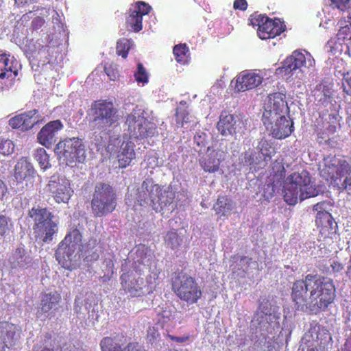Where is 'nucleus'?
I'll return each mask as SVG.
<instances>
[{
    "label": "nucleus",
    "instance_id": "bf43d9fd",
    "mask_svg": "<svg viewBox=\"0 0 351 351\" xmlns=\"http://www.w3.org/2000/svg\"><path fill=\"white\" fill-rule=\"evenodd\" d=\"M44 23L45 20L41 16H36L32 20L31 27L33 30H38L44 25Z\"/></svg>",
    "mask_w": 351,
    "mask_h": 351
},
{
    "label": "nucleus",
    "instance_id": "cd10ccee",
    "mask_svg": "<svg viewBox=\"0 0 351 351\" xmlns=\"http://www.w3.org/2000/svg\"><path fill=\"white\" fill-rule=\"evenodd\" d=\"M162 189L158 184H152L151 191L149 193V200L150 201V204H152L154 208L155 205L158 204L159 206H162V204L166 205L167 203L163 202L161 198L162 195ZM146 195L145 193L142 195L139 194L137 202L138 204L141 206H145L148 204V199L145 197Z\"/></svg>",
    "mask_w": 351,
    "mask_h": 351
},
{
    "label": "nucleus",
    "instance_id": "13d9d810",
    "mask_svg": "<svg viewBox=\"0 0 351 351\" xmlns=\"http://www.w3.org/2000/svg\"><path fill=\"white\" fill-rule=\"evenodd\" d=\"M252 258L247 257L245 256H243L240 258V266L241 267L239 269H242L245 273H246L249 269V267L252 263Z\"/></svg>",
    "mask_w": 351,
    "mask_h": 351
},
{
    "label": "nucleus",
    "instance_id": "72a5a7b5",
    "mask_svg": "<svg viewBox=\"0 0 351 351\" xmlns=\"http://www.w3.org/2000/svg\"><path fill=\"white\" fill-rule=\"evenodd\" d=\"M60 301L61 295L56 291L43 293L40 304L41 312L45 313L51 309H56Z\"/></svg>",
    "mask_w": 351,
    "mask_h": 351
},
{
    "label": "nucleus",
    "instance_id": "5fc2aeb1",
    "mask_svg": "<svg viewBox=\"0 0 351 351\" xmlns=\"http://www.w3.org/2000/svg\"><path fill=\"white\" fill-rule=\"evenodd\" d=\"M332 4L341 11L351 10V0H331Z\"/></svg>",
    "mask_w": 351,
    "mask_h": 351
},
{
    "label": "nucleus",
    "instance_id": "c9c22d12",
    "mask_svg": "<svg viewBox=\"0 0 351 351\" xmlns=\"http://www.w3.org/2000/svg\"><path fill=\"white\" fill-rule=\"evenodd\" d=\"M257 153L260 154L262 157V162L263 167L271 159L272 156L276 154L275 148L273 147L272 143L265 138H261L256 147Z\"/></svg>",
    "mask_w": 351,
    "mask_h": 351
},
{
    "label": "nucleus",
    "instance_id": "20e7f679",
    "mask_svg": "<svg viewBox=\"0 0 351 351\" xmlns=\"http://www.w3.org/2000/svg\"><path fill=\"white\" fill-rule=\"evenodd\" d=\"M171 289L180 300L189 304L197 303L202 296L201 287L195 278L182 270L173 274Z\"/></svg>",
    "mask_w": 351,
    "mask_h": 351
},
{
    "label": "nucleus",
    "instance_id": "f8f14e48",
    "mask_svg": "<svg viewBox=\"0 0 351 351\" xmlns=\"http://www.w3.org/2000/svg\"><path fill=\"white\" fill-rule=\"evenodd\" d=\"M46 189L58 204H67L74 193L71 181L64 176H51Z\"/></svg>",
    "mask_w": 351,
    "mask_h": 351
},
{
    "label": "nucleus",
    "instance_id": "6e6d98bb",
    "mask_svg": "<svg viewBox=\"0 0 351 351\" xmlns=\"http://www.w3.org/2000/svg\"><path fill=\"white\" fill-rule=\"evenodd\" d=\"M337 36L339 37V39H351V22L350 25L341 27L339 29L337 33Z\"/></svg>",
    "mask_w": 351,
    "mask_h": 351
},
{
    "label": "nucleus",
    "instance_id": "e433bc0d",
    "mask_svg": "<svg viewBox=\"0 0 351 351\" xmlns=\"http://www.w3.org/2000/svg\"><path fill=\"white\" fill-rule=\"evenodd\" d=\"M242 162L247 166L254 167H263L262 157L256 151L249 149L242 154Z\"/></svg>",
    "mask_w": 351,
    "mask_h": 351
},
{
    "label": "nucleus",
    "instance_id": "864d4df0",
    "mask_svg": "<svg viewBox=\"0 0 351 351\" xmlns=\"http://www.w3.org/2000/svg\"><path fill=\"white\" fill-rule=\"evenodd\" d=\"M207 142V136L204 132L197 133L194 136V143L200 148L199 152H201L202 148H206Z\"/></svg>",
    "mask_w": 351,
    "mask_h": 351
},
{
    "label": "nucleus",
    "instance_id": "7ed1b4c3",
    "mask_svg": "<svg viewBox=\"0 0 351 351\" xmlns=\"http://www.w3.org/2000/svg\"><path fill=\"white\" fill-rule=\"evenodd\" d=\"M28 216L34 222L32 229L36 239L51 242L58 231V223L53 220V214L47 207L37 206L29 210Z\"/></svg>",
    "mask_w": 351,
    "mask_h": 351
},
{
    "label": "nucleus",
    "instance_id": "6e6552de",
    "mask_svg": "<svg viewBox=\"0 0 351 351\" xmlns=\"http://www.w3.org/2000/svg\"><path fill=\"white\" fill-rule=\"evenodd\" d=\"M82 235L77 228L71 230L59 243L55 256L59 264L65 269H69L74 254L81 245Z\"/></svg>",
    "mask_w": 351,
    "mask_h": 351
},
{
    "label": "nucleus",
    "instance_id": "7c9ffc66",
    "mask_svg": "<svg viewBox=\"0 0 351 351\" xmlns=\"http://www.w3.org/2000/svg\"><path fill=\"white\" fill-rule=\"evenodd\" d=\"M269 110H267L263 116L264 125L275 117L283 115L284 110L288 108L286 101L282 98H280L278 101H269Z\"/></svg>",
    "mask_w": 351,
    "mask_h": 351
},
{
    "label": "nucleus",
    "instance_id": "a211bd4d",
    "mask_svg": "<svg viewBox=\"0 0 351 351\" xmlns=\"http://www.w3.org/2000/svg\"><path fill=\"white\" fill-rule=\"evenodd\" d=\"M18 332L19 329L14 324L8 322L0 323V351L15 346L20 337Z\"/></svg>",
    "mask_w": 351,
    "mask_h": 351
},
{
    "label": "nucleus",
    "instance_id": "0eeeda50",
    "mask_svg": "<svg viewBox=\"0 0 351 351\" xmlns=\"http://www.w3.org/2000/svg\"><path fill=\"white\" fill-rule=\"evenodd\" d=\"M249 23L257 26V34L262 40L274 38L286 29V25L279 18H269L265 14L254 12L249 17Z\"/></svg>",
    "mask_w": 351,
    "mask_h": 351
},
{
    "label": "nucleus",
    "instance_id": "79ce46f5",
    "mask_svg": "<svg viewBox=\"0 0 351 351\" xmlns=\"http://www.w3.org/2000/svg\"><path fill=\"white\" fill-rule=\"evenodd\" d=\"M34 157L38 162L40 167L43 170H46L51 167L49 156L44 148L37 149Z\"/></svg>",
    "mask_w": 351,
    "mask_h": 351
},
{
    "label": "nucleus",
    "instance_id": "473e14b6",
    "mask_svg": "<svg viewBox=\"0 0 351 351\" xmlns=\"http://www.w3.org/2000/svg\"><path fill=\"white\" fill-rule=\"evenodd\" d=\"M306 58L302 52L295 51L293 53L287 57L284 62V69L286 71L292 72L302 66H306Z\"/></svg>",
    "mask_w": 351,
    "mask_h": 351
},
{
    "label": "nucleus",
    "instance_id": "37998d69",
    "mask_svg": "<svg viewBox=\"0 0 351 351\" xmlns=\"http://www.w3.org/2000/svg\"><path fill=\"white\" fill-rule=\"evenodd\" d=\"M130 41L126 38H122L117 41L116 52L118 56L126 58L130 49Z\"/></svg>",
    "mask_w": 351,
    "mask_h": 351
},
{
    "label": "nucleus",
    "instance_id": "09e8293b",
    "mask_svg": "<svg viewBox=\"0 0 351 351\" xmlns=\"http://www.w3.org/2000/svg\"><path fill=\"white\" fill-rule=\"evenodd\" d=\"M338 189L340 192L346 191L348 195H351V177L346 176L343 182H338V184L332 185Z\"/></svg>",
    "mask_w": 351,
    "mask_h": 351
},
{
    "label": "nucleus",
    "instance_id": "de8ad7c7",
    "mask_svg": "<svg viewBox=\"0 0 351 351\" xmlns=\"http://www.w3.org/2000/svg\"><path fill=\"white\" fill-rule=\"evenodd\" d=\"M333 99L332 90L328 86H323L322 90V97L319 99L322 105L326 106L330 104Z\"/></svg>",
    "mask_w": 351,
    "mask_h": 351
},
{
    "label": "nucleus",
    "instance_id": "49530a36",
    "mask_svg": "<svg viewBox=\"0 0 351 351\" xmlns=\"http://www.w3.org/2000/svg\"><path fill=\"white\" fill-rule=\"evenodd\" d=\"M12 226L11 219L3 213H0V236H4Z\"/></svg>",
    "mask_w": 351,
    "mask_h": 351
},
{
    "label": "nucleus",
    "instance_id": "9b49d317",
    "mask_svg": "<svg viewBox=\"0 0 351 351\" xmlns=\"http://www.w3.org/2000/svg\"><path fill=\"white\" fill-rule=\"evenodd\" d=\"M141 276L136 274L132 267L120 276L122 289L131 297H140L152 291V287L148 285V281L145 282Z\"/></svg>",
    "mask_w": 351,
    "mask_h": 351
},
{
    "label": "nucleus",
    "instance_id": "a18cd8bd",
    "mask_svg": "<svg viewBox=\"0 0 351 351\" xmlns=\"http://www.w3.org/2000/svg\"><path fill=\"white\" fill-rule=\"evenodd\" d=\"M14 145L10 139H0V154L8 156L13 153Z\"/></svg>",
    "mask_w": 351,
    "mask_h": 351
},
{
    "label": "nucleus",
    "instance_id": "2f4dec72",
    "mask_svg": "<svg viewBox=\"0 0 351 351\" xmlns=\"http://www.w3.org/2000/svg\"><path fill=\"white\" fill-rule=\"evenodd\" d=\"M233 208V202L227 195H219L213 206V209L219 218L227 217Z\"/></svg>",
    "mask_w": 351,
    "mask_h": 351
},
{
    "label": "nucleus",
    "instance_id": "412c9836",
    "mask_svg": "<svg viewBox=\"0 0 351 351\" xmlns=\"http://www.w3.org/2000/svg\"><path fill=\"white\" fill-rule=\"evenodd\" d=\"M241 124L238 116L224 112L220 115L217 128L223 136L233 135L237 133Z\"/></svg>",
    "mask_w": 351,
    "mask_h": 351
},
{
    "label": "nucleus",
    "instance_id": "ea45409f",
    "mask_svg": "<svg viewBox=\"0 0 351 351\" xmlns=\"http://www.w3.org/2000/svg\"><path fill=\"white\" fill-rule=\"evenodd\" d=\"M175 116L176 126L178 128H184L185 124L191 122V117L189 115V112L186 108H177Z\"/></svg>",
    "mask_w": 351,
    "mask_h": 351
},
{
    "label": "nucleus",
    "instance_id": "6ab92c4d",
    "mask_svg": "<svg viewBox=\"0 0 351 351\" xmlns=\"http://www.w3.org/2000/svg\"><path fill=\"white\" fill-rule=\"evenodd\" d=\"M263 77L254 71H245L236 78L234 88L237 92L254 88L263 82Z\"/></svg>",
    "mask_w": 351,
    "mask_h": 351
},
{
    "label": "nucleus",
    "instance_id": "338daca9",
    "mask_svg": "<svg viewBox=\"0 0 351 351\" xmlns=\"http://www.w3.org/2000/svg\"><path fill=\"white\" fill-rule=\"evenodd\" d=\"M330 266L334 272H340L343 269V264L338 261H333Z\"/></svg>",
    "mask_w": 351,
    "mask_h": 351
},
{
    "label": "nucleus",
    "instance_id": "f257e3e1",
    "mask_svg": "<svg viewBox=\"0 0 351 351\" xmlns=\"http://www.w3.org/2000/svg\"><path fill=\"white\" fill-rule=\"evenodd\" d=\"M311 313L317 314L326 309L335 298L336 289L332 280L317 274H307Z\"/></svg>",
    "mask_w": 351,
    "mask_h": 351
},
{
    "label": "nucleus",
    "instance_id": "052dcab7",
    "mask_svg": "<svg viewBox=\"0 0 351 351\" xmlns=\"http://www.w3.org/2000/svg\"><path fill=\"white\" fill-rule=\"evenodd\" d=\"M247 2L246 0H235L233 3L234 10L245 11L247 8Z\"/></svg>",
    "mask_w": 351,
    "mask_h": 351
},
{
    "label": "nucleus",
    "instance_id": "39448f33",
    "mask_svg": "<svg viewBox=\"0 0 351 351\" xmlns=\"http://www.w3.org/2000/svg\"><path fill=\"white\" fill-rule=\"evenodd\" d=\"M117 193L108 183L99 182L94 189L91 200L92 212L95 217L112 213L117 207Z\"/></svg>",
    "mask_w": 351,
    "mask_h": 351
},
{
    "label": "nucleus",
    "instance_id": "a878e982",
    "mask_svg": "<svg viewBox=\"0 0 351 351\" xmlns=\"http://www.w3.org/2000/svg\"><path fill=\"white\" fill-rule=\"evenodd\" d=\"M134 143L131 141H123L117 153V158L121 168H125L130 165L132 161L136 158Z\"/></svg>",
    "mask_w": 351,
    "mask_h": 351
},
{
    "label": "nucleus",
    "instance_id": "9d476101",
    "mask_svg": "<svg viewBox=\"0 0 351 351\" xmlns=\"http://www.w3.org/2000/svg\"><path fill=\"white\" fill-rule=\"evenodd\" d=\"M93 123L97 128L106 129L112 126L119 120L118 111L112 101L99 99L92 104Z\"/></svg>",
    "mask_w": 351,
    "mask_h": 351
},
{
    "label": "nucleus",
    "instance_id": "2eb2a0df",
    "mask_svg": "<svg viewBox=\"0 0 351 351\" xmlns=\"http://www.w3.org/2000/svg\"><path fill=\"white\" fill-rule=\"evenodd\" d=\"M269 125L271 134L276 139H284L294 131L293 120L288 119L285 115H280L267 121L265 125L267 129H269Z\"/></svg>",
    "mask_w": 351,
    "mask_h": 351
},
{
    "label": "nucleus",
    "instance_id": "423d86ee",
    "mask_svg": "<svg viewBox=\"0 0 351 351\" xmlns=\"http://www.w3.org/2000/svg\"><path fill=\"white\" fill-rule=\"evenodd\" d=\"M351 173V165L343 155H328L323 159L320 175L330 185L338 184L342 178Z\"/></svg>",
    "mask_w": 351,
    "mask_h": 351
},
{
    "label": "nucleus",
    "instance_id": "c756f323",
    "mask_svg": "<svg viewBox=\"0 0 351 351\" xmlns=\"http://www.w3.org/2000/svg\"><path fill=\"white\" fill-rule=\"evenodd\" d=\"M11 269H19L25 268L30 262L29 256H26V252L22 247L16 248L8 258Z\"/></svg>",
    "mask_w": 351,
    "mask_h": 351
},
{
    "label": "nucleus",
    "instance_id": "0e129e2a",
    "mask_svg": "<svg viewBox=\"0 0 351 351\" xmlns=\"http://www.w3.org/2000/svg\"><path fill=\"white\" fill-rule=\"evenodd\" d=\"M325 202L317 203L313 206V210L317 211V213H328L325 210Z\"/></svg>",
    "mask_w": 351,
    "mask_h": 351
},
{
    "label": "nucleus",
    "instance_id": "4c0bfd02",
    "mask_svg": "<svg viewBox=\"0 0 351 351\" xmlns=\"http://www.w3.org/2000/svg\"><path fill=\"white\" fill-rule=\"evenodd\" d=\"M176 60L181 64L187 62L189 56V49L186 43L176 45L173 49Z\"/></svg>",
    "mask_w": 351,
    "mask_h": 351
},
{
    "label": "nucleus",
    "instance_id": "c85d7f7f",
    "mask_svg": "<svg viewBox=\"0 0 351 351\" xmlns=\"http://www.w3.org/2000/svg\"><path fill=\"white\" fill-rule=\"evenodd\" d=\"M315 223L320 234L328 236L335 228V222L330 213H317Z\"/></svg>",
    "mask_w": 351,
    "mask_h": 351
},
{
    "label": "nucleus",
    "instance_id": "4be33fe9",
    "mask_svg": "<svg viewBox=\"0 0 351 351\" xmlns=\"http://www.w3.org/2000/svg\"><path fill=\"white\" fill-rule=\"evenodd\" d=\"M37 110H32L12 117L9 120V125L12 129H20L22 131H27L32 129L38 120L35 117Z\"/></svg>",
    "mask_w": 351,
    "mask_h": 351
},
{
    "label": "nucleus",
    "instance_id": "774afa93",
    "mask_svg": "<svg viewBox=\"0 0 351 351\" xmlns=\"http://www.w3.org/2000/svg\"><path fill=\"white\" fill-rule=\"evenodd\" d=\"M39 0H14L19 5H29L38 2Z\"/></svg>",
    "mask_w": 351,
    "mask_h": 351
},
{
    "label": "nucleus",
    "instance_id": "4468645a",
    "mask_svg": "<svg viewBox=\"0 0 351 351\" xmlns=\"http://www.w3.org/2000/svg\"><path fill=\"white\" fill-rule=\"evenodd\" d=\"M308 282L306 276L302 280H296L293 282L291 297L295 309L311 313V301L307 298V293L309 292Z\"/></svg>",
    "mask_w": 351,
    "mask_h": 351
},
{
    "label": "nucleus",
    "instance_id": "680f3d73",
    "mask_svg": "<svg viewBox=\"0 0 351 351\" xmlns=\"http://www.w3.org/2000/svg\"><path fill=\"white\" fill-rule=\"evenodd\" d=\"M158 316L162 319L163 324L170 322L172 319V314L170 310H163L158 313Z\"/></svg>",
    "mask_w": 351,
    "mask_h": 351
},
{
    "label": "nucleus",
    "instance_id": "8fccbe9b",
    "mask_svg": "<svg viewBox=\"0 0 351 351\" xmlns=\"http://www.w3.org/2000/svg\"><path fill=\"white\" fill-rule=\"evenodd\" d=\"M103 265H105L107 273L102 277L103 281L105 282L109 280L114 274V261L111 258H105Z\"/></svg>",
    "mask_w": 351,
    "mask_h": 351
},
{
    "label": "nucleus",
    "instance_id": "e2e57ef3",
    "mask_svg": "<svg viewBox=\"0 0 351 351\" xmlns=\"http://www.w3.org/2000/svg\"><path fill=\"white\" fill-rule=\"evenodd\" d=\"M167 337L173 341L180 343L186 342L190 339V337L189 335L184 337H176L171 335H167Z\"/></svg>",
    "mask_w": 351,
    "mask_h": 351
},
{
    "label": "nucleus",
    "instance_id": "bb28decb",
    "mask_svg": "<svg viewBox=\"0 0 351 351\" xmlns=\"http://www.w3.org/2000/svg\"><path fill=\"white\" fill-rule=\"evenodd\" d=\"M207 152L206 156L199 158V165L205 172L215 173L219 169L221 164V160L218 158L219 152L211 150L209 147H207Z\"/></svg>",
    "mask_w": 351,
    "mask_h": 351
},
{
    "label": "nucleus",
    "instance_id": "3c124183",
    "mask_svg": "<svg viewBox=\"0 0 351 351\" xmlns=\"http://www.w3.org/2000/svg\"><path fill=\"white\" fill-rule=\"evenodd\" d=\"M342 88L345 94L351 96V71L343 74Z\"/></svg>",
    "mask_w": 351,
    "mask_h": 351
},
{
    "label": "nucleus",
    "instance_id": "1a4fd4ad",
    "mask_svg": "<svg viewBox=\"0 0 351 351\" xmlns=\"http://www.w3.org/2000/svg\"><path fill=\"white\" fill-rule=\"evenodd\" d=\"M56 151L60 160L67 165L73 162H83L86 158L84 145L78 138H66L60 141Z\"/></svg>",
    "mask_w": 351,
    "mask_h": 351
},
{
    "label": "nucleus",
    "instance_id": "a19ab883",
    "mask_svg": "<svg viewBox=\"0 0 351 351\" xmlns=\"http://www.w3.org/2000/svg\"><path fill=\"white\" fill-rule=\"evenodd\" d=\"M135 81L138 84L144 86L149 82V73L141 62L137 64L136 70L134 73Z\"/></svg>",
    "mask_w": 351,
    "mask_h": 351
},
{
    "label": "nucleus",
    "instance_id": "c03bdc74",
    "mask_svg": "<svg viewBox=\"0 0 351 351\" xmlns=\"http://www.w3.org/2000/svg\"><path fill=\"white\" fill-rule=\"evenodd\" d=\"M272 172L274 179L276 178L277 182L283 180L285 178V169L281 161L275 160L272 163Z\"/></svg>",
    "mask_w": 351,
    "mask_h": 351
},
{
    "label": "nucleus",
    "instance_id": "58836bf2",
    "mask_svg": "<svg viewBox=\"0 0 351 351\" xmlns=\"http://www.w3.org/2000/svg\"><path fill=\"white\" fill-rule=\"evenodd\" d=\"M164 240L166 245L172 250L178 249L182 242V239L178 235L176 230L167 232Z\"/></svg>",
    "mask_w": 351,
    "mask_h": 351
},
{
    "label": "nucleus",
    "instance_id": "dca6fc26",
    "mask_svg": "<svg viewBox=\"0 0 351 351\" xmlns=\"http://www.w3.org/2000/svg\"><path fill=\"white\" fill-rule=\"evenodd\" d=\"M152 7L147 3L138 1L136 2L134 10H130V14L126 19V24L134 32H139L143 29V16L148 14Z\"/></svg>",
    "mask_w": 351,
    "mask_h": 351
},
{
    "label": "nucleus",
    "instance_id": "b1692460",
    "mask_svg": "<svg viewBox=\"0 0 351 351\" xmlns=\"http://www.w3.org/2000/svg\"><path fill=\"white\" fill-rule=\"evenodd\" d=\"M35 173V169L28 158L22 157L15 165L14 177L17 182L21 183L34 178Z\"/></svg>",
    "mask_w": 351,
    "mask_h": 351
},
{
    "label": "nucleus",
    "instance_id": "69168bd1",
    "mask_svg": "<svg viewBox=\"0 0 351 351\" xmlns=\"http://www.w3.org/2000/svg\"><path fill=\"white\" fill-rule=\"evenodd\" d=\"M8 194V187L5 183L0 179V199L3 200Z\"/></svg>",
    "mask_w": 351,
    "mask_h": 351
},
{
    "label": "nucleus",
    "instance_id": "5701e85b",
    "mask_svg": "<svg viewBox=\"0 0 351 351\" xmlns=\"http://www.w3.org/2000/svg\"><path fill=\"white\" fill-rule=\"evenodd\" d=\"M17 62L10 53L0 49V79L14 78L18 74Z\"/></svg>",
    "mask_w": 351,
    "mask_h": 351
},
{
    "label": "nucleus",
    "instance_id": "aec40b11",
    "mask_svg": "<svg viewBox=\"0 0 351 351\" xmlns=\"http://www.w3.org/2000/svg\"><path fill=\"white\" fill-rule=\"evenodd\" d=\"M136 259L134 261L132 268L134 269L135 273L141 275L143 271V267H146L151 269L152 267H156V259L153 253L148 251L147 247L144 246L138 248L136 253Z\"/></svg>",
    "mask_w": 351,
    "mask_h": 351
},
{
    "label": "nucleus",
    "instance_id": "f03ea898",
    "mask_svg": "<svg viewBox=\"0 0 351 351\" xmlns=\"http://www.w3.org/2000/svg\"><path fill=\"white\" fill-rule=\"evenodd\" d=\"M311 178L307 171L294 172L285 180L283 186L284 200L289 205H295L298 199L303 201L317 195L310 185Z\"/></svg>",
    "mask_w": 351,
    "mask_h": 351
},
{
    "label": "nucleus",
    "instance_id": "393cba45",
    "mask_svg": "<svg viewBox=\"0 0 351 351\" xmlns=\"http://www.w3.org/2000/svg\"><path fill=\"white\" fill-rule=\"evenodd\" d=\"M101 351H147L138 342H130L123 348L114 339L106 337L100 342Z\"/></svg>",
    "mask_w": 351,
    "mask_h": 351
},
{
    "label": "nucleus",
    "instance_id": "f3484780",
    "mask_svg": "<svg viewBox=\"0 0 351 351\" xmlns=\"http://www.w3.org/2000/svg\"><path fill=\"white\" fill-rule=\"evenodd\" d=\"M62 128L63 124L60 120L49 121L38 133V142L47 148L51 147L56 141V134Z\"/></svg>",
    "mask_w": 351,
    "mask_h": 351
},
{
    "label": "nucleus",
    "instance_id": "4d7b16f0",
    "mask_svg": "<svg viewBox=\"0 0 351 351\" xmlns=\"http://www.w3.org/2000/svg\"><path fill=\"white\" fill-rule=\"evenodd\" d=\"M160 337L158 328L154 326H149L147 330V339L149 341H155Z\"/></svg>",
    "mask_w": 351,
    "mask_h": 351
},
{
    "label": "nucleus",
    "instance_id": "603ef678",
    "mask_svg": "<svg viewBox=\"0 0 351 351\" xmlns=\"http://www.w3.org/2000/svg\"><path fill=\"white\" fill-rule=\"evenodd\" d=\"M104 71L110 80L115 81L119 77L118 69L114 64H111L106 66Z\"/></svg>",
    "mask_w": 351,
    "mask_h": 351
},
{
    "label": "nucleus",
    "instance_id": "f704fd0d",
    "mask_svg": "<svg viewBox=\"0 0 351 351\" xmlns=\"http://www.w3.org/2000/svg\"><path fill=\"white\" fill-rule=\"evenodd\" d=\"M340 119L341 117L338 114H330L326 122L324 123V128L328 133L327 136H325V132H319L317 134L318 138L324 140L326 144L329 143L328 135L336 132L337 128L340 126Z\"/></svg>",
    "mask_w": 351,
    "mask_h": 351
},
{
    "label": "nucleus",
    "instance_id": "ddd939ff",
    "mask_svg": "<svg viewBox=\"0 0 351 351\" xmlns=\"http://www.w3.org/2000/svg\"><path fill=\"white\" fill-rule=\"evenodd\" d=\"M126 123L128 125L130 136L137 139L153 136L156 130V127L154 123L141 115L128 114Z\"/></svg>",
    "mask_w": 351,
    "mask_h": 351
}]
</instances>
